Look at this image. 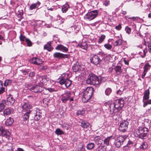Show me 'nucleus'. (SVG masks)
Returning a JSON list of instances; mask_svg holds the SVG:
<instances>
[{
	"label": "nucleus",
	"mask_w": 151,
	"mask_h": 151,
	"mask_svg": "<svg viewBox=\"0 0 151 151\" xmlns=\"http://www.w3.org/2000/svg\"><path fill=\"white\" fill-rule=\"evenodd\" d=\"M124 101L122 100H117L114 103H111L109 107L106 110V112L110 116L115 114L124 106Z\"/></svg>",
	"instance_id": "f257e3e1"
},
{
	"label": "nucleus",
	"mask_w": 151,
	"mask_h": 151,
	"mask_svg": "<svg viewBox=\"0 0 151 151\" xmlns=\"http://www.w3.org/2000/svg\"><path fill=\"white\" fill-rule=\"evenodd\" d=\"M102 79L93 73L91 74L86 80V83L88 84L99 86L101 82Z\"/></svg>",
	"instance_id": "f03ea898"
},
{
	"label": "nucleus",
	"mask_w": 151,
	"mask_h": 151,
	"mask_svg": "<svg viewBox=\"0 0 151 151\" xmlns=\"http://www.w3.org/2000/svg\"><path fill=\"white\" fill-rule=\"evenodd\" d=\"M127 136L126 135L121 136L117 137L115 139L114 144L116 147L119 148L123 144Z\"/></svg>",
	"instance_id": "7ed1b4c3"
},
{
	"label": "nucleus",
	"mask_w": 151,
	"mask_h": 151,
	"mask_svg": "<svg viewBox=\"0 0 151 151\" xmlns=\"http://www.w3.org/2000/svg\"><path fill=\"white\" fill-rule=\"evenodd\" d=\"M98 11L97 10L91 11L86 14L85 19L89 21L91 20L98 16Z\"/></svg>",
	"instance_id": "20e7f679"
},
{
	"label": "nucleus",
	"mask_w": 151,
	"mask_h": 151,
	"mask_svg": "<svg viewBox=\"0 0 151 151\" xmlns=\"http://www.w3.org/2000/svg\"><path fill=\"white\" fill-rule=\"evenodd\" d=\"M10 134V132L2 127H0V136H2L7 139H9Z\"/></svg>",
	"instance_id": "39448f33"
},
{
	"label": "nucleus",
	"mask_w": 151,
	"mask_h": 151,
	"mask_svg": "<svg viewBox=\"0 0 151 151\" xmlns=\"http://www.w3.org/2000/svg\"><path fill=\"white\" fill-rule=\"evenodd\" d=\"M128 124L129 123L127 121L125 120L122 121L120 123L119 127V130L123 132H125L127 128Z\"/></svg>",
	"instance_id": "423d86ee"
},
{
	"label": "nucleus",
	"mask_w": 151,
	"mask_h": 151,
	"mask_svg": "<svg viewBox=\"0 0 151 151\" xmlns=\"http://www.w3.org/2000/svg\"><path fill=\"white\" fill-rule=\"evenodd\" d=\"M70 56V55L69 54H64L59 52H56L53 55V57L54 58H58L59 59L68 58Z\"/></svg>",
	"instance_id": "0eeeda50"
},
{
	"label": "nucleus",
	"mask_w": 151,
	"mask_h": 151,
	"mask_svg": "<svg viewBox=\"0 0 151 151\" xmlns=\"http://www.w3.org/2000/svg\"><path fill=\"white\" fill-rule=\"evenodd\" d=\"M42 86L43 85L42 84L40 86L39 85L33 86L30 88V90L32 92L35 93L41 92L42 91Z\"/></svg>",
	"instance_id": "6e6552de"
},
{
	"label": "nucleus",
	"mask_w": 151,
	"mask_h": 151,
	"mask_svg": "<svg viewBox=\"0 0 151 151\" xmlns=\"http://www.w3.org/2000/svg\"><path fill=\"white\" fill-rule=\"evenodd\" d=\"M84 66L81 65L79 63L77 62L72 67L73 71L74 72H76L78 71L79 70H83Z\"/></svg>",
	"instance_id": "1a4fd4ad"
},
{
	"label": "nucleus",
	"mask_w": 151,
	"mask_h": 151,
	"mask_svg": "<svg viewBox=\"0 0 151 151\" xmlns=\"http://www.w3.org/2000/svg\"><path fill=\"white\" fill-rule=\"evenodd\" d=\"M6 102L5 100H4L6 102V104L10 105H12L14 103L15 99L13 98L12 95H8L6 96Z\"/></svg>",
	"instance_id": "9d476101"
},
{
	"label": "nucleus",
	"mask_w": 151,
	"mask_h": 151,
	"mask_svg": "<svg viewBox=\"0 0 151 151\" xmlns=\"http://www.w3.org/2000/svg\"><path fill=\"white\" fill-rule=\"evenodd\" d=\"M90 60L91 63L95 65L99 64L101 60L100 59L99 57L96 55L93 56Z\"/></svg>",
	"instance_id": "9b49d317"
},
{
	"label": "nucleus",
	"mask_w": 151,
	"mask_h": 151,
	"mask_svg": "<svg viewBox=\"0 0 151 151\" xmlns=\"http://www.w3.org/2000/svg\"><path fill=\"white\" fill-rule=\"evenodd\" d=\"M22 107L23 110L27 111L32 108V106L28 101L24 102L22 104Z\"/></svg>",
	"instance_id": "f8f14e48"
},
{
	"label": "nucleus",
	"mask_w": 151,
	"mask_h": 151,
	"mask_svg": "<svg viewBox=\"0 0 151 151\" xmlns=\"http://www.w3.org/2000/svg\"><path fill=\"white\" fill-rule=\"evenodd\" d=\"M32 63L35 65H39L42 64L43 61L42 59L37 57H33L31 59Z\"/></svg>",
	"instance_id": "ddd939ff"
},
{
	"label": "nucleus",
	"mask_w": 151,
	"mask_h": 151,
	"mask_svg": "<svg viewBox=\"0 0 151 151\" xmlns=\"http://www.w3.org/2000/svg\"><path fill=\"white\" fill-rule=\"evenodd\" d=\"M151 65L149 64L148 63H146L145 64L143 67V69L144 70L143 74L142 76V78L143 79L148 70L150 69L151 68Z\"/></svg>",
	"instance_id": "4468645a"
},
{
	"label": "nucleus",
	"mask_w": 151,
	"mask_h": 151,
	"mask_svg": "<svg viewBox=\"0 0 151 151\" xmlns=\"http://www.w3.org/2000/svg\"><path fill=\"white\" fill-rule=\"evenodd\" d=\"M55 49L66 52L68 51V48L61 44L58 45L55 48Z\"/></svg>",
	"instance_id": "2eb2a0df"
},
{
	"label": "nucleus",
	"mask_w": 151,
	"mask_h": 151,
	"mask_svg": "<svg viewBox=\"0 0 151 151\" xmlns=\"http://www.w3.org/2000/svg\"><path fill=\"white\" fill-rule=\"evenodd\" d=\"M38 78L40 82L42 83H45L49 80V78L47 76H40Z\"/></svg>",
	"instance_id": "dca6fc26"
},
{
	"label": "nucleus",
	"mask_w": 151,
	"mask_h": 151,
	"mask_svg": "<svg viewBox=\"0 0 151 151\" xmlns=\"http://www.w3.org/2000/svg\"><path fill=\"white\" fill-rule=\"evenodd\" d=\"M148 129L147 128L144 127L143 130L141 131V134H140L139 138L141 139H145L147 137V133Z\"/></svg>",
	"instance_id": "f3484780"
},
{
	"label": "nucleus",
	"mask_w": 151,
	"mask_h": 151,
	"mask_svg": "<svg viewBox=\"0 0 151 151\" xmlns=\"http://www.w3.org/2000/svg\"><path fill=\"white\" fill-rule=\"evenodd\" d=\"M144 127H139L138 128L136 129L134 131V134L135 136L139 137L140 134H141V131L143 130Z\"/></svg>",
	"instance_id": "a211bd4d"
},
{
	"label": "nucleus",
	"mask_w": 151,
	"mask_h": 151,
	"mask_svg": "<svg viewBox=\"0 0 151 151\" xmlns=\"http://www.w3.org/2000/svg\"><path fill=\"white\" fill-rule=\"evenodd\" d=\"M93 92V88L92 87H88L83 92V94H92Z\"/></svg>",
	"instance_id": "6ab92c4d"
},
{
	"label": "nucleus",
	"mask_w": 151,
	"mask_h": 151,
	"mask_svg": "<svg viewBox=\"0 0 151 151\" xmlns=\"http://www.w3.org/2000/svg\"><path fill=\"white\" fill-rule=\"evenodd\" d=\"M53 48L50 42H48L47 44L44 45L43 47L44 49L48 51H51L53 49Z\"/></svg>",
	"instance_id": "aec40b11"
},
{
	"label": "nucleus",
	"mask_w": 151,
	"mask_h": 151,
	"mask_svg": "<svg viewBox=\"0 0 151 151\" xmlns=\"http://www.w3.org/2000/svg\"><path fill=\"white\" fill-rule=\"evenodd\" d=\"M40 4L41 3L39 1H38L36 3L31 5L29 8V9L30 10H32L37 8H38V7Z\"/></svg>",
	"instance_id": "412c9836"
},
{
	"label": "nucleus",
	"mask_w": 151,
	"mask_h": 151,
	"mask_svg": "<svg viewBox=\"0 0 151 151\" xmlns=\"http://www.w3.org/2000/svg\"><path fill=\"white\" fill-rule=\"evenodd\" d=\"M114 69L116 74L118 75H119L123 71L121 66L119 65H117L115 67Z\"/></svg>",
	"instance_id": "4be33fe9"
},
{
	"label": "nucleus",
	"mask_w": 151,
	"mask_h": 151,
	"mask_svg": "<svg viewBox=\"0 0 151 151\" xmlns=\"http://www.w3.org/2000/svg\"><path fill=\"white\" fill-rule=\"evenodd\" d=\"M78 46L81 48L86 50L88 48V45L86 42H83L78 44Z\"/></svg>",
	"instance_id": "5701e85b"
},
{
	"label": "nucleus",
	"mask_w": 151,
	"mask_h": 151,
	"mask_svg": "<svg viewBox=\"0 0 151 151\" xmlns=\"http://www.w3.org/2000/svg\"><path fill=\"white\" fill-rule=\"evenodd\" d=\"M147 52V48H145L144 49L141 51L139 52V54L141 55V56L142 58H145L146 55V54Z\"/></svg>",
	"instance_id": "b1692460"
},
{
	"label": "nucleus",
	"mask_w": 151,
	"mask_h": 151,
	"mask_svg": "<svg viewBox=\"0 0 151 151\" xmlns=\"http://www.w3.org/2000/svg\"><path fill=\"white\" fill-rule=\"evenodd\" d=\"M70 5L67 3H66L63 5L62 7V11L63 13H65L70 8Z\"/></svg>",
	"instance_id": "393cba45"
},
{
	"label": "nucleus",
	"mask_w": 151,
	"mask_h": 151,
	"mask_svg": "<svg viewBox=\"0 0 151 151\" xmlns=\"http://www.w3.org/2000/svg\"><path fill=\"white\" fill-rule=\"evenodd\" d=\"M92 96L91 95H83L82 99V101L83 102H88L91 98Z\"/></svg>",
	"instance_id": "a878e982"
},
{
	"label": "nucleus",
	"mask_w": 151,
	"mask_h": 151,
	"mask_svg": "<svg viewBox=\"0 0 151 151\" xmlns=\"http://www.w3.org/2000/svg\"><path fill=\"white\" fill-rule=\"evenodd\" d=\"M12 112V110L9 108H6L3 111V114L4 116H7L10 114Z\"/></svg>",
	"instance_id": "bb28decb"
},
{
	"label": "nucleus",
	"mask_w": 151,
	"mask_h": 151,
	"mask_svg": "<svg viewBox=\"0 0 151 151\" xmlns=\"http://www.w3.org/2000/svg\"><path fill=\"white\" fill-rule=\"evenodd\" d=\"M13 119L11 117H9L6 120L5 124L6 126H9L11 125L13 123Z\"/></svg>",
	"instance_id": "cd10ccee"
},
{
	"label": "nucleus",
	"mask_w": 151,
	"mask_h": 151,
	"mask_svg": "<svg viewBox=\"0 0 151 151\" xmlns=\"http://www.w3.org/2000/svg\"><path fill=\"white\" fill-rule=\"evenodd\" d=\"M81 127L84 128H86L89 127L90 125V124L85 121H82L81 125Z\"/></svg>",
	"instance_id": "c85d7f7f"
},
{
	"label": "nucleus",
	"mask_w": 151,
	"mask_h": 151,
	"mask_svg": "<svg viewBox=\"0 0 151 151\" xmlns=\"http://www.w3.org/2000/svg\"><path fill=\"white\" fill-rule=\"evenodd\" d=\"M106 38V36L104 35H102L100 37H99V38L98 41V42L99 44L102 43Z\"/></svg>",
	"instance_id": "c756f323"
},
{
	"label": "nucleus",
	"mask_w": 151,
	"mask_h": 151,
	"mask_svg": "<svg viewBox=\"0 0 151 151\" xmlns=\"http://www.w3.org/2000/svg\"><path fill=\"white\" fill-rule=\"evenodd\" d=\"M34 113L35 114L34 117V119L35 120L37 121L39 120L41 116L40 112L36 111L35 113L34 112Z\"/></svg>",
	"instance_id": "7c9ffc66"
},
{
	"label": "nucleus",
	"mask_w": 151,
	"mask_h": 151,
	"mask_svg": "<svg viewBox=\"0 0 151 151\" xmlns=\"http://www.w3.org/2000/svg\"><path fill=\"white\" fill-rule=\"evenodd\" d=\"M132 142H129L127 145L124 147V150L125 151H128L130 147L132 146Z\"/></svg>",
	"instance_id": "2f4dec72"
},
{
	"label": "nucleus",
	"mask_w": 151,
	"mask_h": 151,
	"mask_svg": "<svg viewBox=\"0 0 151 151\" xmlns=\"http://www.w3.org/2000/svg\"><path fill=\"white\" fill-rule=\"evenodd\" d=\"M122 43V40L121 39H119L116 41L114 43L115 46H117L121 45Z\"/></svg>",
	"instance_id": "473e14b6"
},
{
	"label": "nucleus",
	"mask_w": 151,
	"mask_h": 151,
	"mask_svg": "<svg viewBox=\"0 0 151 151\" xmlns=\"http://www.w3.org/2000/svg\"><path fill=\"white\" fill-rule=\"evenodd\" d=\"M30 110L29 111L27 112L26 113L24 114L23 116V120L24 121L27 120L29 118V114L30 113Z\"/></svg>",
	"instance_id": "72a5a7b5"
},
{
	"label": "nucleus",
	"mask_w": 151,
	"mask_h": 151,
	"mask_svg": "<svg viewBox=\"0 0 151 151\" xmlns=\"http://www.w3.org/2000/svg\"><path fill=\"white\" fill-rule=\"evenodd\" d=\"M12 83V80L7 79L4 81V86H8L11 85Z\"/></svg>",
	"instance_id": "f704fd0d"
},
{
	"label": "nucleus",
	"mask_w": 151,
	"mask_h": 151,
	"mask_svg": "<svg viewBox=\"0 0 151 151\" xmlns=\"http://www.w3.org/2000/svg\"><path fill=\"white\" fill-rule=\"evenodd\" d=\"M71 81L68 78H66L65 85L66 87H69L71 84Z\"/></svg>",
	"instance_id": "c9c22d12"
},
{
	"label": "nucleus",
	"mask_w": 151,
	"mask_h": 151,
	"mask_svg": "<svg viewBox=\"0 0 151 151\" xmlns=\"http://www.w3.org/2000/svg\"><path fill=\"white\" fill-rule=\"evenodd\" d=\"M78 146L77 151H86L85 149L83 148V146L82 144H80Z\"/></svg>",
	"instance_id": "e433bc0d"
},
{
	"label": "nucleus",
	"mask_w": 151,
	"mask_h": 151,
	"mask_svg": "<svg viewBox=\"0 0 151 151\" xmlns=\"http://www.w3.org/2000/svg\"><path fill=\"white\" fill-rule=\"evenodd\" d=\"M55 133L58 135H61L64 134L63 132L60 129H57L55 131Z\"/></svg>",
	"instance_id": "4c0bfd02"
},
{
	"label": "nucleus",
	"mask_w": 151,
	"mask_h": 151,
	"mask_svg": "<svg viewBox=\"0 0 151 151\" xmlns=\"http://www.w3.org/2000/svg\"><path fill=\"white\" fill-rule=\"evenodd\" d=\"M95 145L93 143H90L88 144L87 146V148L88 150H91L94 147Z\"/></svg>",
	"instance_id": "58836bf2"
},
{
	"label": "nucleus",
	"mask_w": 151,
	"mask_h": 151,
	"mask_svg": "<svg viewBox=\"0 0 151 151\" xmlns=\"http://www.w3.org/2000/svg\"><path fill=\"white\" fill-rule=\"evenodd\" d=\"M19 39L21 42H23L24 41H25L26 39L27 38H26V36H24L21 33L19 36Z\"/></svg>",
	"instance_id": "ea45409f"
},
{
	"label": "nucleus",
	"mask_w": 151,
	"mask_h": 151,
	"mask_svg": "<svg viewBox=\"0 0 151 151\" xmlns=\"http://www.w3.org/2000/svg\"><path fill=\"white\" fill-rule=\"evenodd\" d=\"M111 137H108L105 139L104 141V143L106 145H108L109 144V140Z\"/></svg>",
	"instance_id": "a19ab883"
},
{
	"label": "nucleus",
	"mask_w": 151,
	"mask_h": 151,
	"mask_svg": "<svg viewBox=\"0 0 151 151\" xmlns=\"http://www.w3.org/2000/svg\"><path fill=\"white\" fill-rule=\"evenodd\" d=\"M17 14V16L18 17H22L23 14V10L19 9Z\"/></svg>",
	"instance_id": "79ce46f5"
},
{
	"label": "nucleus",
	"mask_w": 151,
	"mask_h": 151,
	"mask_svg": "<svg viewBox=\"0 0 151 151\" xmlns=\"http://www.w3.org/2000/svg\"><path fill=\"white\" fill-rule=\"evenodd\" d=\"M25 41L27 43V45L28 47H31L32 46V44L31 41L28 38L25 40Z\"/></svg>",
	"instance_id": "37998d69"
},
{
	"label": "nucleus",
	"mask_w": 151,
	"mask_h": 151,
	"mask_svg": "<svg viewBox=\"0 0 151 151\" xmlns=\"http://www.w3.org/2000/svg\"><path fill=\"white\" fill-rule=\"evenodd\" d=\"M104 47L106 49L109 50H111L112 48V45L108 43L105 44Z\"/></svg>",
	"instance_id": "c03bdc74"
},
{
	"label": "nucleus",
	"mask_w": 151,
	"mask_h": 151,
	"mask_svg": "<svg viewBox=\"0 0 151 151\" xmlns=\"http://www.w3.org/2000/svg\"><path fill=\"white\" fill-rule=\"evenodd\" d=\"M106 147L104 146H101L98 147L97 151H106Z\"/></svg>",
	"instance_id": "a18cd8bd"
},
{
	"label": "nucleus",
	"mask_w": 151,
	"mask_h": 151,
	"mask_svg": "<svg viewBox=\"0 0 151 151\" xmlns=\"http://www.w3.org/2000/svg\"><path fill=\"white\" fill-rule=\"evenodd\" d=\"M112 92L111 89L109 88H106L105 91L106 94H110Z\"/></svg>",
	"instance_id": "49530a36"
},
{
	"label": "nucleus",
	"mask_w": 151,
	"mask_h": 151,
	"mask_svg": "<svg viewBox=\"0 0 151 151\" xmlns=\"http://www.w3.org/2000/svg\"><path fill=\"white\" fill-rule=\"evenodd\" d=\"M66 80V78H64L63 77H61V78L60 79V80L59 81V83L61 85L65 84V81Z\"/></svg>",
	"instance_id": "de8ad7c7"
},
{
	"label": "nucleus",
	"mask_w": 151,
	"mask_h": 151,
	"mask_svg": "<svg viewBox=\"0 0 151 151\" xmlns=\"http://www.w3.org/2000/svg\"><path fill=\"white\" fill-rule=\"evenodd\" d=\"M125 30L126 31V33L128 34H130L131 32V29L128 26H127L125 28Z\"/></svg>",
	"instance_id": "09e8293b"
},
{
	"label": "nucleus",
	"mask_w": 151,
	"mask_h": 151,
	"mask_svg": "<svg viewBox=\"0 0 151 151\" xmlns=\"http://www.w3.org/2000/svg\"><path fill=\"white\" fill-rule=\"evenodd\" d=\"M147 145L146 143L144 142L142 144V145L140 147L143 150H145L147 148Z\"/></svg>",
	"instance_id": "8fccbe9b"
},
{
	"label": "nucleus",
	"mask_w": 151,
	"mask_h": 151,
	"mask_svg": "<svg viewBox=\"0 0 151 151\" xmlns=\"http://www.w3.org/2000/svg\"><path fill=\"white\" fill-rule=\"evenodd\" d=\"M62 127L66 130H68L70 128V126L67 124L64 123L62 125Z\"/></svg>",
	"instance_id": "3c124183"
},
{
	"label": "nucleus",
	"mask_w": 151,
	"mask_h": 151,
	"mask_svg": "<svg viewBox=\"0 0 151 151\" xmlns=\"http://www.w3.org/2000/svg\"><path fill=\"white\" fill-rule=\"evenodd\" d=\"M84 113V111L83 110H78L76 112V114L77 115H82Z\"/></svg>",
	"instance_id": "603ef678"
},
{
	"label": "nucleus",
	"mask_w": 151,
	"mask_h": 151,
	"mask_svg": "<svg viewBox=\"0 0 151 151\" xmlns=\"http://www.w3.org/2000/svg\"><path fill=\"white\" fill-rule=\"evenodd\" d=\"M48 90L50 92H55L58 91L57 89H55L54 88H47Z\"/></svg>",
	"instance_id": "864d4df0"
},
{
	"label": "nucleus",
	"mask_w": 151,
	"mask_h": 151,
	"mask_svg": "<svg viewBox=\"0 0 151 151\" xmlns=\"http://www.w3.org/2000/svg\"><path fill=\"white\" fill-rule=\"evenodd\" d=\"M69 96H68L66 98L63 97L62 98V100L63 102L65 103L66 101L69 99Z\"/></svg>",
	"instance_id": "5fc2aeb1"
},
{
	"label": "nucleus",
	"mask_w": 151,
	"mask_h": 151,
	"mask_svg": "<svg viewBox=\"0 0 151 151\" xmlns=\"http://www.w3.org/2000/svg\"><path fill=\"white\" fill-rule=\"evenodd\" d=\"M122 28L121 24H119L118 26H116L115 27V28L117 30H120Z\"/></svg>",
	"instance_id": "6e6d98bb"
},
{
	"label": "nucleus",
	"mask_w": 151,
	"mask_h": 151,
	"mask_svg": "<svg viewBox=\"0 0 151 151\" xmlns=\"http://www.w3.org/2000/svg\"><path fill=\"white\" fill-rule=\"evenodd\" d=\"M5 105L3 103L0 104V111H1L4 108Z\"/></svg>",
	"instance_id": "4d7b16f0"
},
{
	"label": "nucleus",
	"mask_w": 151,
	"mask_h": 151,
	"mask_svg": "<svg viewBox=\"0 0 151 151\" xmlns=\"http://www.w3.org/2000/svg\"><path fill=\"white\" fill-rule=\"evenodd\" d=\"M148 47V51L150 53H151V42L147 43Z\"/></svg>",
	"instance_id": "13d9d810"
},
{
	"label": "nucleus",
	"mask_w": 151,
	"mask_h": 151,
	"mask_svg": "<svg viewBox=\"0 0 151 151\" xmlns=\"http://www.w3.org/2000/svg\"><path fill=\"white\" fill-rule=\"evenodd\" d=\"M23 74L24 75H26L27 74H28L30 70L29 69H27L25 70H22Z\"/></svg>",
	"instance_id": "bf43d9fd"
},
{
	"label": "nucleus",
	"mask_w": 151,
	"mask_h": 151,
	"mask_svg": "<svg viewBox=\"0 0 151 151\" xmlns=\"http://www.w3.org/2000/svg\"><path fill=\"white\" fill-rule=\"evenodd\" d=\"M35 73L34 72H30L29 73V76L31 77H32L35 76Z\"/></svg>",
	"instance_id": "052dcab7"
},
{
	"label": "nucleus",
	"mask_w": 151,
	"mask_h": 151,
	"mask_svg": "<svg viewBox=\"0 0 151 151\" xmlns=\"http://www.w3.org/2000/svg\"><path fill=\"white\" fill-rule=\"evenodd\" d=\"M76 91V90L75 89H74L73 91H68L67 93L68 94H75V92Z\"/></svg>",
	"instance_id": "680f3d73"
},
{
	"label": "nucleus",
	"mask_w": 151,
	"mask_h": 151,
	"mask_svg": "<svg viewBox=\"0 0 151 151\" xmlns=\"http://www.w3.org/2000/svg\"><path fill=\"white\" fill-rule=\"evenodd\" d=\"M123 60L125 64L127 65H128L129 64V61L127 60L125 58H124L123 59Z\"/></svg>",
	"instance_id": "e2e57ef3"
},
{
	"label": "nucleus",
	"mask_w": 151,
	"mask_h": 151,
	"mask_svg": "<svg viewBox=\"0 0 151 151\" xmlns=\"http://www.w3.org/2000/svg\"><path fill=\"white\" fill-rule=\"evenodd\" d=\"M149 95H144L143 96V101L146 100L148 99L149 98Z\"/></svg>",
	"instance_id": "0e129e2a"
},
{
	"label": "nucleus",
	"mask_w": 151,
	"mask_h": 151,
	"mask_svg": "<svg viewBox=\"0 0 151 151\" xmlns=\"http://www.w3.org/2000/svg\"><path fill=\"white\" fill-rule=\"evenodd\" d=\"M110 4V1H109L106 0L105 2L104 3V5L106 6H108Z\"/></svg>",
	"instance_id": "69168bd1"
},
{
	"label": "nucleus",
	"mask_w": 151,
	"mask_h": 151,
	"mask_svg": "<svg viewBox=\"0 0 151 151\" xmlns=\"http://www.w3.org/2000/svg\"><path fill=\"white\" fill-rule=\"evenodd\" d=\"M5 91V88L4 87H2L0 89V94H2Z\"/></svg>",
	"instance_id": "338daca9"
},
{
	"label": "nucleus",
	"mask_w": 151,
	"mask_h": 151,
	"mask_svg": "<svg viewBox=\"0 0 151 151\" xmlns=\"http://www.w3.org/2000/svg\"><path fill=\"white\" fill-rule=\"evenodd\" d=\"M150 94V91L148 89H147L145 91L144 94Z\"/></svg>",
	"instance_id": "774afa93"
}]
</instances>
